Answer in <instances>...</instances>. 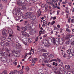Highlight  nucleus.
I'll use <instances>...</instances> for the list:
<instances>
[{
	"instance_id": "nucleus-11",
	"label": "nucleus",
	"mask_w": 74,
	"mask_h": 74,
	"mask_svg": "<svg viewBox=\"0 0 74 74\" xmlns=\"http://www.w3.org/2000/svg\"><path fill=\"white\" fill-rule=\"evenodd\" d=\"M53 61H56V62H61V60H60L59 58H57V60L56 59H53L51 60V61H50V62H53Z\"/></svg>"
},
{
	"instance_id": "nucleus-21",
	"label": "nucleus",
	"mask_w": 74,
	"mask_h": 74,
	"mask_svg": "<svg viewBox=\"0 0 74 74\" xmlns=\"http://www.w3.org/2000/svg\"><path fill=\"white\" fill-rule=\"evenodd\" d=\"M18 49V48L16 47V46H14L13 47V51H18L17 49Z\"/></svg>"
},
{
	"instance_id": "nucleus-26",
	"label": "nucleus",
	"mask_w": 74,
	"mask_h": 74,
	"mask_svg": "<svg viewBox=\"0 0 74 74\" xmlns=\"http://www.w3.org/2000/svg\"><path fill=\"white\" fill-rule=\"evenodd\" d=\"M16 27H17V30L18 31H21V27L19 26L18 25H16Z\"/></svg>"
},
{
	"instance_id": "nucleus-20",
	"label": "nucleus",
	"mask_w": 74,
	"mask_h": 74,
	"mask_svg": "<svg viewBox=\"0 0 74 74\" xmlns=\"http://www.w3.org/2000/svg\"><path fill=\"white\" fill-rule=\"evenodd\" d=\"M32 13L31 12H28L27 13H26V15L27 16H29V18L30 17V16H31V15H32Z\"/></svg>"
},
{
	"instance_id": "nucleus-8",
	"label": "nucleus",
	"mask_w": 74,
	"mask_h": 74,
	"mask_svg": "<svg viewBox=\"0 0 74 74\" xmlns=\"http://www.w3.org/2000/svg\"><path fill=\"white\" fill-rule=\"evenodd\" d=\"M66 9L65 10V12L66 14H69V13H70V10H71L70 9H69L68 8V7H65Z\"/></svg>"
},
{
	"instance_id": "nucleus-34",
	"label": "nucleus",
	"mask_w": 74,
	"mask_h": 74,
	"mask_svg": "<svg viewBox=\"0 0 74 74\" xmlns=\"http://www.w3.org/2000/svg\"><path fill=\"white\" fill-rule=\"evenodd\" d=\"M31 26H30L29 25V26H27L26 27V30H30L31 29V27H30Z\"/></svg>"
},
{
	"instance_id": "nucleus-45",
	"label": "nucleus",
	"mask_w": 74,
	"mask_h": 74,
	"mask_svg": "<svg viewBox=\"0 0 74 74\" xmlns=\"http://www.w3.org/2000/svg\"><path fill=\"white\" fill-rule=\"evenodd\" d=\"M24 24L25 25H27L29 24V23L27 21H25L24 22Z\"/></svg>"
},
{
	"instance_id": "nucleus-7",
	"label": "nucleus",
	"mask_w": 74,
	"mask_h": 74,
	"mask_svg": "<svg viewBox=\"0 0 74 74\" xmlns=\"http://www.w3.org/2000/svg\"><path fill=\"white\" fill-rule=\"evenodd\" d=\"M7 31L6 29H3L2 32V34L5 37H7Z\"/></svg>"
},
{
	"instance_id": "nucleus-47",
	"label": "nucleus",
	"mask_w": 74,
	"mask_h": 74,
	"mask_svg": "<svg viewBox=\"0 0 74 74\" xmlns=\"http://www.w3.org/2000/svg\"><path fill=\"white\" fill-rule=\"evenodd\" d=\"M41 51L42 52H47V50L44 49H42Z\"/></svg>"
},
{
	"instance_id": "nucleus-32",
	"label": "nucleus",
	"mask_w": 74,
	"mask_h": 74,
	"mask_svg": "<svg viewBox=\"0 0 74 74\" xmlns=\"http://www.w3.org/2000/svg\"><path fill=\"white\" fill-rule=\"evenodd\" d=\"M5 51H7V52L8 53H10V50L8 49L7 47H5Z\"/></svg>"
},
{
	"instance_id": "nucleus-55",
	"label": "nucleus",
	"mask_w": 74,
	"mask_h": 74,
	"mask_svg": "<svg viewBox=\"0 0 74 74\" xmlns=\"http://www.w3.org/2000/svg\"><path fill=\"white\" fill-rule=\"evenodd\" d=\"M44 7L45 9H47L48 8V5H45Z\"/></svg>"
},
{
	"instance_id": "nucleus-38",
	"label": "nucleus",
	"mask_w": 74,
	"mask_h": 74,
	"mask_svg": "<svg viewBox=\"0 0 74 74\" xmlns=\"http://www.w3.org/2000/svg\"><path fill=\"white\" fill-rule=\"evenodd\" d=\"M55 23V21H53L51 22V23H50V25H54Z\"/></svg>"
},
{
	"instance_id": "nucleus-17",
	"label": "nucleus",
	"mask_w": 74,
	"mask_h": 74,
	"mask_svg": "<svg viewBox=\"0 0 74 74\" xmlns=\"http://www.w3.org/2000/svg\"><path fill=\"white\" fill-rule=\"evenodd\" d=\"M45 30H44L43 31L42 30L40 31L39 32V36H40L41 34H44V33H45Z\"/></svg>"
},
{
	"instance_id": "nucleus-52",
	"label": "nucleus",
	"mask_w": 74,
	"mask_h": 74,
	"mask_svg": "<svg viewBox=\"0 0 74 74\" xmlns=\"http://www.w3.org/2000/svg\"><path fill=\"white\" fill-rule=\"evenodd\" d=\"M69 73H68V71H65L64 72V74H68Z\"/></svg>"
},
{
	"instance_id": "nucleus-35",
	"label": "nucleus",
	"mask_w": 74,
	"mask_h": 74,
	"mask_svg": "<svg viewBox=\"0 0 74 74\" xmlns=\"http://www.w3.org/2000/svg\"><path fill=\"white\" fill-rule=\"evenodd\" d=\"M5 45L8 47H9L10 46V44L8 42H6L5 44Z\"/></svg>"
},
{
	"instance_id": "nucleus-39",
	"label": "nucleus",
	"mask_w": 74,
	"mask_h": 74,
	"mask_svg": "<svg viewBox=\"0 0 74 74\" xmlns=\"http://www.w3.org/2000/svg\"><path fill=\"white\" fill-rule=\"evenodd\" d=\"M1 46H2V47H5V44H4V43L2 42H1L0 44Z\"/></svg>"
},
{
	"instance_id": "nucleus-22",
	"label": "nucleus",
	"mask_w": 74,
	"mask_h": 74,
	"mask_svg": "<svg viewBox=\"0 0 74 74\" xmlns=\"http://www.w3.org/2000/svg\"><path fill=\"white\" fill-rule=\"evenodd\" d=\"M22 18L23 19H27V18H29V16H27V15L22 16Z\"/></svg>"
},
{
	"instance_id": "nucleus-23",
	"label": "nucleus",
	"mask_w": 74,
	"mask_h": 74,
	"mask_svg": "<svg viewBox=\"0 0 74 74\" xmlns=\"http://www.w3.org/2000/svg\"><path fill=\"white\" fill-rule=\"evenodd\" d=\"M15 19L16 20V21H19L20 19V17L18 16H17L15 17Z\"/></svg>"
},
{
	"instance_id": "nucleus-42",
	"label": "nucleus",
	"mask_w": 74,
	"mask_h": 74,
	"mask_svg": "<svg viewBox=\"0 0 74 74\" xmlns=\"http://www.w3.org/2000/svg\"><path fill=\"white\" fill-rule=\"evenodd\" d=\"M49 56L50 58H53V57H54V55H52V54H50Z\"/></svg>"
},
{
	"instance_id": "nucleus-60",
	"label": "nucleus",
	"mask_w": 74,
	"mask_h": 74,
	"mask_svg": "<svg viewBox=\"0 0 74 74\" xmlns=\"http://www.w3.org/2000/svg\"><path fill=\"white\" fill-rule=\"evenodd\" d=\"M21 6H20V5H19L18 6V9H19V10H21Z\"/></svg>"
},
{
	"instance_id": "nucleus-5",
	"label": "nucleus",
	"mask_w": 74,
	"mask_h": 74,
	"mask_svg": "<svg viewBox=\"0 0 74 74\" xmlns=\"http://www.w3.org/2000/svg\"><path fill=\"white\" fill-rule=\"evenodd\" d=\"M21 3H22L18 2L17 3V4L18 5L21 6L23 9L26 10V9H27V8L26 7V5H24V3H23V4H22Z\"/></svg>"
},
{
	"instance_id": "nucleus-29",
	"label": "nucleus",
	"mask_w": 74,
	"mask_h": 74,
	"mask_svg": "<svg viewBox=\"0 0 74 74\" xmlns=\"http://www.w3.org/2000/svg\"><path fill=\"white\" fill-rule=\"evenodd\" d=\"M65 67L66 69L67 70H69L70 69V66L69 65H67L65 66Z\"/></svg>"
},
{
	"instance_id": "nucleus-12",
	"label": "nucleus",
	"mask_w": 74,
	"mask_h": 74,
	"mask_svg": "<svg viewBox=\"0 0 74 74\" xmlns=\"http://www.w3.org/2000/svg\"><path fill=\"white\" fill-rule=\"evenodd\" d=\"M14 56L16 57H18L21 55V53L19 52H16L14 53Z\"/></svg>"
},
{
	"instance_id": "nucleus-58",
	"label": "nucleus",
	"mask_w": 74,
	"mask_h": 74,
	"mask_svg": "<svg viewBox=\"0 0 74 74\" xmlns=\"http://www.w3.org/2000/svg\"><path fill=\"white\" fill-rule=\"evenodd\" d=\"M2 9V5H1V3H0V10Z\"/></svg>"
},
{
	"instance_id": "nucleus-63",
	"label": "nucleus",
	"mask_w": 74,
	"mask_h": 74,
	"mask_svg": "<svg viewBox=\"0 0 74 74\" xmlns=\"http://www.w3.org/2000/svg\"><path fill=\"white\" fill-rule=\"evenodd\" d=\"M69 5V6H71V2H70L68 3Z\"/></svg>"
},
{
	"instance_id": "nucleus-33",
	"label": "nucleus",
	"mask_w": 74,
	"mask_h": 74,
	"mask_svg": "<svg viewBox=\"0 0 74 74\" xmlns=\"http://www.w3.org/2000/svg\"><path fill=\"white\" fill-rule=\"evenodd\" d=\"M1 40L2 41H3V42H5V38L2 37L1 38Z\"/></svg>"
},
{
	"instance_id": "nucleus-24",
	"label": "nucleus",
	"mask_w": 74,
	"mask_h": 74,
	"mask_svg": "<svg viewBox=\"0 0 74 74\" xmlns=\"http://www.w3.org/2000/svg\"><path fill=\"white\" fill-rule=\"evenodd\" d=\"M5 58L4 57H2L1 58V60L2 62H3V63H5Z\"/></svg>"
},
{
	"instance_id": "nucleus-10",
	"label": "nucleus",
	"mask_w": 74,
	"mask_h": 74,
	"mask_svg": "<svg viewBox=\"0 0 74 74\" xmlns=\"http://www.w3.org/2000/svg\"><path fill=\"white\" fill-rule=\"evenodd\" d=\"M29 16L30 17L29 18L31 20H34L36 18V17L35 15H33L32 16Z\"/></svg>"
},
{
	"instance_id": "nucleus-43",
	"label": "nucleus",
	"mask_w": 74,
	"mask_h": 74,
	"mask_svg": "<svg viewBox=\"0 0 74 74\" xmlns=\"http://www.w3.org/2000/svg\"><path fill=\"white\" fill-rule=\"evenodd\" d=\"M67 52L68 53H69V54H70V53H71V50L70 49H68L67 51Z\"/></svg>"
},
{
	"instance_id": "nucleus-62",
	"label": "nucleus",
	"mask_w": 74,
	"mask_h": 74,
	"mask_svg": "<svg viewBox=\"0 0 74 74\" xmlns=\"http://www.w3.org/2000/svg\"><path fill=\"white\" fill-rule=\"evenodd\" d=\"M32 63H34V64L35 63H36V62L34 60H33V59H32Z\"/></svg>"
},
{
	"instance_id": "nucleus-25",
	"label": "nucleus",
	"mask_w": 74,
	"mask_h": 74,
	"mask_svg": "<svg viewBox=\"0 0 74 74\" xmlns=\"http://www.w3.org/2000/svg\"><path fill=\"white\" fill-rule=\"evenodd\" d=\"M73 56V54H72L71 53L69 54V57H68V58H67V59H68V60L70 59V57L71 58V57H72V56Z\"/></svg>"
},
{
	"instance_id": "nucleus-54",
	"label": "nucleus",
	"mask_w": 74,
	"mask_h": 74,
	"mask_svg": "<svg viewBox=\"0 0 74 74\" xmlns=\"http://www.w3.org/2000/svg\"><path fill=\"white\" fill-rule=\"evenodd\" d=\"M71 23H74V19H72L71 20Z\"/></svg>"
},
{
	"instance_id": "nucleus-51",
	"label": "nucleus",
	"mask_w": 74,
	"mask_h": 74,
	"mask_svg": "<svg viewBox=\"0 0 74 74\" xmlns=\"http://www.w3.org/2000/svg\"><path fill=\"white\" fill-rule=\"evenodd\" d=\"M71 20V18L70 17H69L68 19L69 23H71V21H70Z\"/></svg>"
},
{
	"instance_id": "nucleus-19",
	"label": "nucleus",
	"mask_w": 74,
	"mask_h": 74,
	"mask_svg": "<svg viewBox=\"0 0 74 74\" xmlns=\"http://www.w3.org/2000/svg\"><path fill=\"white\" fill-rule=\"evenodd\" d=\"M16 47L17 48H18V49L19 48H21V45H20L19 43L18 42H16Z\"/></svg>"
},
{
	"instance_id": "nucleus-48",
	"label": "nucleus",
	"mask_w": 74,
	"mask_h": 74,
	"mask_svg": "<svg viewBox=\"0 0 74 74\" xmlns=\"http://www.w3.org/2000/svg\"><path fill=\"white\" fill-rule=\"evenodd\" d=\"M42 63H43V64H44V63H47V62H46L45 59H44V60L42 61Z\"/></svg>"
},
{
	"instance_id": "nucleus-46",
	"label": "nucleus",
	"mask_w": 74,
	"mask_h": 74,
	"mask_svg": "<svg viewBox=\"0 0 74 74\" xmlns=\"http://www.w3.org/2000/svg\"><path fill=\"white\" fill-rule=\"evenodd\" d=\"M53 41L54 45H55V38H53Z\"/></svg>"
},
{
	"instance_id": "nucleus-2",
	"label": "nucleus",
	"mask_w": 74,
	"mask_h": 74,
	"mask_svg": "<svg viewBox=\"0 0 74 74\" xmlns=\"http://www.w3.org/2000/svg\"><path fill=\"white\" fill-rule=\"evenodd\" d=\"M22 40L23 43L25 45H27V44H29L30 42H32V39L29 38L28 39V40L27 41L26 39L25 38V37L23 36L22 38Z\"/></svg>"
},
{
	"instance_id": "nucleus-13",
	"label": "nucleus",
	"mask_w": 74,
	"mask_h": 74,
	"mask_svg": "<svg viewBox=\"0 0 74 74\" xmlns=\"http://www.w3.org/2000/svg\"><path fill=\"white\" fill-rule=\"evenodd\" d=\"M36 30L34 29L32 30L29 32L30 34L31 35H33V34H34L36 33Z\"/></svg>"
},
{
	"instance_id": "nucleus-41",
	"label": "nucleus",
	"mask_w": 74,
	"mask_h": 74,
	"mask_svg": "<svg viewBox=\"0 0 74 74\" xmlns=\"http://www.w3.org/2000/svg\"><path fill=\"white\" fill-rule=\"evenodd\" d=\"M14 74H18V71L16 70H14L13 71Z\"/></svg>"
},
{
	"instance_id": "nucleus-61",
	"label": "nucleus",
	"mask_w": 74,
	"mask_h": 74,
	"mask_svg": "<svg viewBox=\"0 0 74 74\" xmlns=\"http://www.w3.org/2000/svg\"><path fill=\"white\" fill-rule=\"evenodd\" d=\"M53 4V2H52V1H51L50 2H49V5L51 4V5Z\"/></svg>"
},
{
	"instance_id": "nucleus-6",
	"label": "nucleus",
	"mask_w": 74,
	"mask_h": 74,
	"mask_svg": "<svg viewBox=\"0 0 74 74\" xmlns=\"http://www.w3.org/2000/svg\"><path fill=\"white\" fill-rule=\"evenodd\" d=\"M1 54L2 56H4L5 57H7V56H8L10 57V53H7L6 52H4V53H1Z\"/></svg>"
},
{
	"instance_id": "nucleus-49",
	"label": "nucleus",
	"mask_w": 74,
	"mask_h": 74,
	"mask_svg": "<svg viewBox=\"0 0 74 74\" xmlns=\"http://www.w3.org/2000/svg\"><path fill=\"white\" fill-rule=\"evenodd\" d=\"M71 50V53H74V49H70Z\"/></svg>"
},
{
	"instance_id": "nucleus-56",
	"label": "nucleus",
	"mask_w": 74,
	"mask_h": 74,
	"mask_svg": "<svg viewBox=\"0 0 74 74\" xmlns=\"http://www.w3.org/2000/svg\"><path fill=\"white\" fill-rule=\"evenodd\" d=\"M66 55H67V54H66V53H64V55L63 56V58H66Z\"/></svg>"
},
{
	"instance_id": "nucleus-1",
	"label": "nucleus",
	"mask_w": 74,
	"mask_h": 74,
	"mask_svg": "<svg viewBox=\"0 0 74 74\" xmlns=\"http://www.w3.org/2000/svg\"><path fill=\"white\" fill-rule=\"evenodd\" d=\"M8 32L9 34V36L8 37L7 39V41L8 42H10L12 45H14V42H13V40H11V38L12 37V34L13 32H12V30L11 29H8Z\"/></svg>"
},
{
	"instance_id": "nucleus-31",
	"label": "nucleus",
	"mask_w": 74,
	"mask_h": 74,
	"mask_svg": "<svg viewBox=\"0 0 74 74\" xmlns=\"http://www.w3.org/2000/svg\"><path fill=\"white\" fill-rule=\"evenodd\" d=\"M66 31L67 32H69V34H70L71 33V30H70V29L67 28L66 29Z\"/></svg>"
},
{
	"instance_id": "nucleus-64",
	"label": "nucleus",
	"mask_w": 74,
	"mask_h": 74,
	"mask_svg": "<svg viewBox=\"0 0 74 74\" xmlns=\"http://www.w3.org/2000/svg\"><path fill=\"white\" fill-rule=\"evenodd\" d=\"M66 14V18H69V14Z\"/></svg>"
},
{
	"instance_id": "nucleus-37",
	"label": "nucleus",
	"mask_w": 74,
	"mask_h": 74,
	"mask_svg": "<svg viewBox=\"0 0 74 74\" xmlns=\"http://www.w3.org/2000/svg\"><path fill=\"white\" fill-rule=\"evenodd\" d=\"M53 66H58V63L56 62H53Z\"/></svg>"
},
{
	"instance_id": "nucleus-9",
	"label": "nucleus",
	"mask_w": 74,
	"mask_h": 74,
	"mask_svg": "<svg viewBox=\"0 0 74 74\" xmlns=\"http://www.w3.org/2000/svg\"><path fill=\"white\" fill-rule=\"evenodd\" d=\"M41 13H42V11H41V9H40L37 12V15L38 18L39 17V16L41 15Z\"/></svg>"
},
{
	"instance_id": "nucleus-44",
	"label": "nucleus",
	"mask_w": 74,
	"mask_h": 74,
	"mask_svg": "<svg viewBox=\"0 0 74 74\" xmlns=\"http://www.w3.org/2000/svg\"><path fill=\"white\" fill-rule=\"evenodd\" d=\"M55 42V44H56V45H59V42L56 41Z\"/></svg>"
},
{
	"instance_id": "nucleus-36",
	"label": "nucleus",
	"mask_w": 74,
	"mask_h": 74,
	"mask_svg": "<svg viewBox=\"0 0 74 74\" xmlns=\"http://www.w3.org/2000/svg\"><path fill=\"white\" fill-rule=\"evenodd\" d=\"M46 65L49 68H51L52 67V66L51 65V64H47Z\"/></svg>"
},
{
	"instance_id": "nucleus-3",
	"label": "nucleus",
	"mask_w": 74,
	"mask_h": 74,
	"mask_svg": "<svg viewBox=\"0 0 74 74\" xmlns=\"http://www.w3.org/2000/svg\"><path fill=\"white\" fill-rule=\"evenodd\" d=\"M42 57H43L42 59H45L46 63H48V62L49 61V58H47V56H46V53H43L42 55Z\"/></svg>"
},
{
	"instance_id": "nucleus-53",
	"label": "nucleus",
	"mask_w": 74,
	"mask_h": 74,
	"mask_svg": "<svg viewBox=\"0 0 74 74\" xmlns=\"http://www.w3.org/2000/svg\"><path fill=\"white\" fill-rule=\"evenodd\" d=\"M38 40V36H37L35 39V41L36 42V41H37Z\"/></svg>"
},
{
	"instance_id": "nucleus-57",
	"label": "nucleus",
	"mask_w": 74,
	"mask_h": 74,
	"mask_svg": "<svg viewBox=\"0 0 74 74\" xmlns=\"http://www.w3.org/2000/svg\"><path fill=\"white\" fill-rule=\"evenodd\" d=\"M14 74L13 71H11L10 73L9 74Z\"/></svg>"
},
{
	"instance_id": "nucleus-18",
	"label": "nucleus",
	"mask_w": 74,
	"mask_h": 74,
	"mask_svg": "<svg viewBox=\"0 0 74 74\" xmlns=\"http://www.w3.org/2000/svg\"><path fill=\"white\" fill-rule=\"evenodd\" d=\"M22 34L24 36H27V37H29L30 35L27 33H26V32L24 31L23 32Z\"/></svg>"
},
{
	"instance_id": "nucleus-15",
	"label": "nucleus",
	"mask_w": 74,
	"mask_h": 74,
	"mask_svg": "<svg viewBox=\"0 0 74 74\" xmlns=\"http://www.w3.org/2000/svg\"><path fill=\"white\" fill-rule=\"evenodd\" d=\"M58 5V3H56V4L53 3L52 5L51 6L53 7V8H57V6Z\"/></svg>"
},
{
	"instance_id": "nucleus-30",
	"label": "nucleus",
	"mask_w": 74,
	"mask_h": 74,
	"mask_svg": "<svg viewBox=\"0 0 74 74\" xmlns=\"http://www.w3.org/2000/svg\"><path fill=\"white\" fill-rule=\"evenodd\" d=\"M21 29L24 31L26 30V26H25V27H21Z\"/></svg>"
},
{
	"instance_id": "nucleus-16",
	"label": "nucleus",
	"mask_w": 74,
	"mask_h": 74,
	"mask_svg": "<svg viewBox=\"0 0 74 74\" xmlns=\"http://www.w3.org/2000/svg\"><path fill=\"white\" fill-rule=\"evenodd\" d=\"M15 14L17 16H18L19 17V16H22L23 15V14L21 12L16 13Z\"/></svg>"
},
{
	"instance_id": "nucleus-4",
	"label": "nucleus",
	"mask_w": 74,
	"mask_h": 74,
	"mask_svg": "<svg viewBox=\"0 0 74 74\" xmlns=\"http://www.w3.org/2000/svg\"><path fill=\"white\" fill-rule=\"evenodd\" d=\"M71 36L70 35H67V38L68 40L69 41H67L66 42L65 44H69V42H71V40H72V38L71 37Z\"/></svg>"
},
{
	"instance_id": "nucleus-40",
	"label": "nucleus",
	"mask_w": 74,
	"mask_h": 74,
	"mask_svg": "<svg viewBox=\"0 0 74 74\" xmlns=\"http://www.w3.org/2000/svg\"><path fill=\"white\" fill-rule=\"evenodd\" d=\"M29 69H30L29 68L28 66H27L25 68V70L26 71H28L29 70Z\"/></svg>"
},
{
	"instance_id": "nucleus-28",
	"label": "nucleus",
	"mask_w": 74,
	"mask_h": 74,
	"mask_svg": "<svg viewBox=\"0 0 74 74\" xmlns=\"http://www.w3.org/2000/svg\"><path fill=\"white\" fill-rule=\"evenodd\" d=\"M60 70L62 71H64L65 68H64L63 66H62L60 67Z\"/></svg>"
},
{
	"instance_id": "nucleus-50",
	"label": "nucleus",
	"mask_w": 74,
	"mask_h": 74,
	"mask_svg": "<svg viewBox=\"0 0 74 74\" xmlns=\"http://www.w3.org/2000/svg\"><path fill=\"white\" fill-rule=\"evenodd\" d=\"M38 73H41V74H42V70H38Z\"/></svg>"
},
{
	"instance_id": "nucleus-27",
	"label": "nucleus",
	"mask_w": 74,
	"mask_h": 74,
	"mask_svg": "<svg viewBox=\"0 0 74 74\" xmlns=\"http://www.w3.org/2000/svg\"><path fill=\"white\" fill-rule=\"evenodd\" d=\"M18 73L19 74H23V71L22 70H21L18 71Z\"/></svg>"
},
{
	"instance_id": "nucleus-59",
	"label": "nucleus",
	"mask_w": 74,
	"mask_h": 74,
	"mask_svg": "<svg viewBox=\"0 0 74 74\" xmlns=\"http://www.w3.org/2000/svg\"><path fill=\"white\" fill-rule=\"evenodd\" d=\"M4 48H5V46H3L2 47V48L1 49L2 51H3L4 50Z\"/></svg>"
},
{
	"instance_id": "nucleus-14",
	"label": "nucleus",
	"mask_w": 74,
	"mask_h": 74,
	"mask_svg": "<svg viewBox=\"0 0 74 74\" xmlns=\"http://www.w3.org/2000/svg\"><path fill=\"white\" fill-rule=\"evenodd\" d=\"M58 41L60 44L61 45H62V44H63V40L62 38H60L58 39Z\"/></svg>"
}]
</instances>
